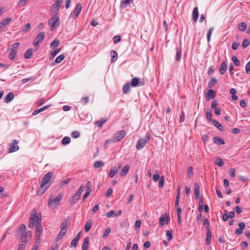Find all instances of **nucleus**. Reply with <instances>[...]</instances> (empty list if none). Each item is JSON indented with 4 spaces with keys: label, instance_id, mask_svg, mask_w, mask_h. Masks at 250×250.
Here are the masks:
<instances>
[{
    "label": "nucleus",
    "instance_id": "e433bc0d",
    "mask_svg": "<svg viewBox=\"0 0 250 250\" xmlns=\"http://www.w3.org/2000/svg\"><path fill=\"white\" fill-rule=\"evenodd\" d=\"M104 163L103 161H97L94 162V166L95 168H99L104 166Z\"/></svg>",
    "mask_w": 250,
    "mask_h": 250
},
{
    "label": "nucleus",
    "instance_id": "e2e57ef3",
    "mask_svg": "<svg viewBox=\"0 0 250 250\" xmlns=\"http://www.w3.org/2000/svg\"><path fill=\"white\" fill-rule=\"evenodd\" d=\"M83 186L82 185L80 187V188H79V189H78V190L77 191V192L76 193L77 196L81 197V195L83 191Z\"/></svg>",
    "mask_w": 250,
    "mask_h": 250
},
{
    "label": "nucleus",
    "instance_id": "c03bdc74",
    "mask_svg": "<svg viewBox=\"0 0 250 250\" xmlns=\"http://www.w3.org/2000/svg\"><path fill=\"white\" fill-rule=\"evenodd\" d=\"M231 60L235 65H236V66L240 65V61L236 56H232L231 58Z\"/></svg>",
    "mask_w": 250,
    "mask_h": 250
},
{
    "label": "nucleus",
    "instance_id": "052dcab7",
    "mask_svg": "<svg viewBox=\"0 0 250 250\" xmlns=\"http://www.w3.org/2000/svg\"><path fill=\"white\" fill-rule=\"evenodd\" d=\"M21 231L22 233L26 232L25 231V226L24 224H21L19 228V231Z\"/></svg>",
    "mask_w": 250,
    "mask_h": 250
},
{
    "label": "nucleus",
    "instance_id": "bf43d9fd",
    "mask_svg": "<svg viewBox=\"0 0 250 250\" xmlns=\"http://www.w3.org/2000/svg\"><path fill=\"white\" fill-rule=\"evenodd\" d=\"M79 240L74 238L71 243V246L74 248H75L77 246V244Z\"/></svg>",
    "mask_w": 250,
    "mask_h": 250
},
{
    "label": "nucleus",
    "instance_id": "69168bd1",
    "mask_svg": "<svg viewBox=\"0 0 250 250\" xmlns=\"http://www.w3.org/2000/svg\"><path fill=\"white\" fill-rule=\"evenodd\" d=\"M91 186H92V183L90 182L89 181V182H88L86 183V191H88V192H91Z\"/></svg>",
    "mask_w": 250,
    "mask_h": 250
},
{
    "label": "nucleus",
    "instance_id": "423d86ee",
    "mask_svg": "<svg viewBox=\"0 0 250 250\" xmlns=\"http://www.w3.org/2000/svg\"><path fill=\"white\" fill-rule=\"evenodd\" d=\"M126 134V132L124 130H122L116 133L113 136V142H117L121 140Z\"/></svg>",
    "mask_w": 250,
    "mask_h": 250
},
{
    "label": "nucleus",
    "instance_id": "f8f14e48",
    "mask_svg": "<svg viewBox=\"0 0 250 250\" xmlns=\"http://www.w3.org/2000/svg\"><path fill=\"white\" fill-rule=\"evenodd\" d=\"M12 21L11 18H7L2 20L0 22V32L2 31L3 28L5 27Z\"/></svg>",
    "mask_w": 250,
    "mask_h": 250
},
{
    "label": "nucleus",
    "instance_id": "79ce46f5",
    "mask_svg": "<svg viewBox=\"0 0 250 250\" xmlns=\"http://www.w3.org/2000/svg\"><path fill=\"white\" fill-rule=\"evenodd\" d=\"M92 226V223L90 221H88L85 225V230L86 232H88L91 229Z\"/></svg>",
    "mask_w": 250,
    "mask_h": 250
},
{
    "label": "nucleus",
    "instance_id": "b1692460",
    "mask_svg": "<svg viewBox=\"0 0 250 250\" xmlns=\"http://www.w3.org/2000/svg\"><path fill=\"white\" fill-rule=\"evenodd\" d=\"M213 142L218 145H223L225 144L224 140L220 137H215L213 138Z\"/></svg>",
    "mask_w": 250,
    "mask_h": 250
},
{
    "label": "nucleus",
    "instance_id": "58836bf2",
    "mask_svg": "<svg viewBox=\"0 0 250 250\" xmlns=\"http://www.w3.org/2000/svg\"><path fill=\"white\" fill-rule=\"evenodd\" d=\"M61 50V48H58L55 50L54 51L51 52L50 59L51 60L53 59L56 56V55L60 52Z\"/></svg>",
    "mask_w": 250,
    "mask_h": 250
},
{
    "label": "nucleus",
    "instance_id": "a211bd4d",
    "mask_svg": "<svg viewBox=\"0 0 250 250\" xmlns=\"http://www.w3.org/2000/svg\"><path fill=\"white\" fill-rule=\"evenodd\" d=\"M199 16V12H198V7H196L194 8L192 12V19L193 21L196 22Z\"/></svg>",
    "mask_w": 250,
    "mask_h": 250
},
{
    "label": "nucleus",
    "instance_id": "a19ab883",
    "mask_svg": "<svg viewBox=\"0 0 250 250\" xmlns=\"http://www.w3.org/2000/svg\"><path fill=\"white\" fill-rule=\"evenodd\" d=\"M60 41L58 40H54L51 43L50 47L52 48H54L59 45Z\"/></svg>",
    "mask_w": 250,
    "mask_h": 250
},
{
    "label": "nucleus",
    "instance_id": "39448f33",
    "mask_svg": "<svg viewBox=\"0 0 250 250\" xmlns=\"http://www.w3.org/2000/svg\"><path fill=\"white\" fill-rule=\"evenodd\" d=\"M42 232V229L41 225V219H38L36 226L35 238L36 241H40V236Z\"/></svg>",
    "mask_w": 250,
    "mask_h": 250
},
{
    "label": "nucleus",
    "instance_id": "0eeeda50",
    "mask_svg": "<svg viewBox=\"0 0 250 250\" xmlns=\"http://www.w3.org/2000/svg\"><path fill=\"white\" fill-rule=\"evenodd\" d=\"M19 146H18V141L17 140H13L9 144V153H12L18 150Z\"/></svg>",
    "mask_w": 250,
    "mask_h": 250
},
{
    "label": "nucleus",
    "instance_id": "6e6552de",
    "mask_svg": "<svg viewBox=\"0 0 250 250\" xmlns=\"http://www.w3.org/2000/svg\"><path fill=\"white\" fill-rule=\"evenodd\" d=\"M145 83L144 79L140 80L138 78L134 77L132 79L130 84L132 87H137L138 86H143L145 85Z\"/></svg>",
    "mask_w": 250,
    "mask_h": 250
},
{
    "label": "nucleus",
    "instance_id": "dca6fc26",
    "mask_svg": "<svg viewBox=\"0 0 250 250\" xmlns=\"http://www.w3.org/2000/svg\"><path fill=\"white\" fill-rule=\"evenodd\" d=\"M122 167V165H120L118 168L116 167H113L110 170L109 173V177L110 178H113L118 172V169L121 168Z\"/></svg>",
    "mask_w": 250,
    "mask_h": 250
},
{
    "label": "nucleus",
    "instance_id": "603ef678",
    "mask_svg": "<svg viewBox=\"0 0 250 250\" xmlns=\"http://www.w3.org/2000/svg\"><path fill=\"white\" fill-rule=\"evenodd\" d=\"M110 232H111V229H110V228H109V227L105 229V230L103 235V237L104 238H106L108 235V234L110 233Z\"/></svg>",
    "mask_w": 250,
    "mask_h": 250
},
{
    "label": "nucleus",
    "instance_id": "338daca9",
    "mask_svg": "<svg viewBox=\"0 0 250 250\" xmlns=\"http://www.w3.org/2000/svg\"><path fill=\"white\" fill-rule=\"evenodd\" d=\"M19 45H20L19 42H15V43H13L12 45L11 50H17V49L18 48Z\"/></svg>",
    "mask_w": 250,
    "mask_h": 250
},
{
    "label": "nucleus",
    "instance_id": "6e6d98bb",
    "mask_svg": "<svg viewBox=\"0 0 250 250\" xmlns=\"http://www.w3.org/2000/svg\"><path fill=\"white\" fill-rule=\"evenodd\" d=\"M67 223L64 222L61 224V230L67 231Z\"/></svg>",
    "mask_w": 250,
    "mask_h": 250
},
{
    "label": "nucleus",
    "instance_id": "7ed1b4c3",
    "mask_svg": "<svg viewBox=\"0 0 250 250\" xmlns=\"http://www.w3.org/2000/svg\"><path fill=\"white\" fill-rule=\"evenodd\" d=\"M60 21L58 14H55L49 21L48 24L50 25V29L53 31L60 25Z\"/></svg>",
    "mask_w": 250,
    "mask_h": 250
},
{
    "label": "nucleus",
    "instance_id": "774afa93",
    "mask_svg": "<svg viewBox=\"0 0 250 250\" xmlns=\"http://www.w3.org/2000/svg\"><path fill=\"white\" fill-rule=\"evenodd\" d=\"M245 68L246 73L250 74V61L246 64Z\"/></svg>",
    "mask_w": 250,
    "mask_h": 250
},
{
    "label": "nucleus",
    "instance_id": "ea45409f",
    "mask_svg": "<svg viewBox=\"0 0 250 250\" xmlns=\"http://www.w3.org/2000/svg\"><path fill=\"white\" fill-rule=\"evenodd\" d=\"M106 120L104 119H101L99 121L96 122V125L98 127H102L103 125L106 122Z\"/></svg>",
    "mask_w": 250,
    "mask_h": 250
},
{
    "label": "nucleus",
    "instance_id": "c9c22d12",
    "mask_svg": "<svg viewBox=\"0 0 250 250\" xmlns=\"http://www.w3.org/2000/svg\"><path fill=\"white\" fill-rule=\"evenodd\" d=\"M70 141V138L69 137L65 136L62 139V143L63 145H66L69 144Z\"/></svg>",
    "mask_w": 250,
    "mask_h": 250
},
{
    "label": "nucleus",
    "instance_id": "5fc2aeb1",
    "mask_svg": "<svg viewBox=\"0 0 250 250\" xmlns=\"http://www.w3.org/2000/svg\"><path fill=\"white\" fill-rule=\"evenodd\" d=\"M71 137L76 139L80 137V133L78 131H74L71 133Z\"/></svg>",
    "mask_w": 250,
    "mask_h": 250
},
{
    "label": "nucleus",
    "instance_id": "f03ea898",
    "mask_svg": "<svg viewBox=\"0 0 250 250\" xmlns=\"http://www.w3.org/2000/svg\"><path fill=\"white\" fill-rule=\"evenodd\" d=\"M41 219V216L40 213L38 214L36 211L34 210L31 214L28 227L30 228H32L34 226L35 224L38 222V219Z\"/></svg>",
    "mask_w": 250,
    "mask_h": 250
},
{
    "label": "nucleus",
    "instance_id": "a18cd8bd",
    "mask_svg": "<svg viewBox=\"0 0 250 250\" xmlns=\"http://www.w3.org/2000/svg\"><path fill=\"white\" fill-rule=\"evenodd\" d=\"M66 233V231L61 230L59 234L58 235L57 240L58 241L62 239Z\"/></svg>",
    "mask_w": 250,
    "mask_h": 250
},
{
    "label": "nucleus",
    "instance_id": "a878e982",
    "mask_svg": "<svg viewBox=\"0 0 250 250\" xmlns=\"http://www.w3.org/2000/svg\"><path fill=\"white\" fill-rule=\"evenodd\" d=\"M199 185H198V183H196L194 185V194L196 199H198L199 197Z\"/></svg>",
    "mask_w": 250,
    "mask_h": 250
},
{
    "label": "nucleus",
    "instance_id": "680f3d73",
    "mask_svg": "<svg viewBox=\"0 0 250 250\" xmlns=\"http://www.w3.org/2000/svg\"><path fill=\"white\" fill-rule=\"evenodd\" d=\"M106 216L108 218L111 217L113 216H116V214L115 213V212L113 210H110V211L108 212L106 214Z\"/></svg>",
    "mask_w": 250,
    "mask_h": 250
},
{
    "label": "nucleus",
    "instance_id": "09e8293b",
    "mask_svg": "<svg viewBox=\"0 0 250 250\" xmlns=\"http://www.w3.org/2000/svg\"><path fill=\"white\" fill-rule=\"evenodd\" d=\"M166 234L167 236V239L168 241H170L173 238V235L172 232L170 230H167L166 231Z\"/></svg>",
    "mask_w": 250,
    "mask_h": 250
},
{
    "label": "nucleus",
    "instance_id": "49530a36",
    "mask_svg": "<svg viewBox=\"0 0 250 250\" xmlns=\"http://www.w3.org/2000/svg\"><path fill=\"white\" fill-rule=\"evenodd\" d=\"M203 225L207 229V231H208V230H209V222L208 219V218L204 219Z\"/></svg>",
    "mask_w": 250,
    "mask_h": 250
},
{
    "label": "nucleus",
    "instance_id": "c85d7f7f",
    "mask_svg": "<svg viewBox=\"0 0 250 250\" xmlns=\"http://www.w3.org/2000/svg\"><path fill=\"white\" fill-rule=\"evenodd\" d=\"M133 0H122L120 6L121 8H125L127 7L128 4L130 3V2Z\"/></svg>",
    "mask_w": 250,
    "mask_h": 250
},
{
    "label": "nucleus",
    "instance_id": "4be33fe9",
    "mask_svg": "<svg viewBox=\"0 0 250 250\" xmlns=\"http://www.w3.org/2000/svg\"><path fill=\"white\" fill-rule=\"evenodd\" d=\"M89 238L87 237L84 239V242L82 246L83 250H87L89 247Z\"/></svg>",
    "mask_w": 250,
    "mask_h": 250
},
{
    "label": "nucleus",
    "instance_id": "f3484780",
    "mask_svg": "<svg viewBox=\"0 0 250 250\" xmlns=\"http://www.w3.org/2000/svg\"><path fill=\"white\" fill-rule=\"evenodd\" d=\"M215 97V92L212 89H209L206 95V100H209L210 99H213Z\"/></svg>",
    "mask_w": 250,
    "mask_h": 250
},
{
    "label": "nucleus",
    "instance_id": "864d4df0",
    "mask_svg": "<svg viewBox=\"0 0 250 250\" xmlns=\"http://www.w3.org/2000/svg\"><path fill=\"white\" fill-rule=\"evenodd\" d=\"M31 29V24L29 23H28L26 24V25L22 28V31L24 32H27L29 31Z\"/></svg>",
    "mask_w": 250,
    "mask_h": 250
},
{
    "label": "nucleus",
    "instance_id": "4c0bfd02",
    "mask_svg": "<svg viewBox=\"0 0 250 250\" xmlns=\"http://www.w3.org/2000/svg\"><path fill=\"white\" fill-rule=\"evenodd\" d=\"M17 56V50H12L11 51V53H10L9 55V58L10 60H14Z\"/></svg>",
    "mask_w": 250,
    "mask_h": 250
},
{
    "label": "nucleus",
    "instance_id": "473e14b6",
    "mask_svg": "<svg viewBox=\"0 0 250 250\" xmlns=\"http://www.w3.org/2000/svg\"><path fill=\"white\" fill-rule=\"evenodd\" d=\"M177 214L178 216V223L179 225L181 224V212L182 209L181 208H177Z\"/></svg>",
    "mask_w": 250,
    "mask_h": 250
},
{
    "label": "nucleus",
    "instance_id": "0e129e2a",
    "mask_svg": "<svg viewBox=\"0 0 250 250\" xmlns=\"http://www.w3.org/2000/svg\"><path fill=\"white\" fill-rule=\"evenodd\" d=\"M83 186L82 185L80 187V188H79V189H78V190L77 191V192L76 193L77 196L81 197V195L83 191Z\"/></svg>",
    "mask_w": 250,
    "mask_h": 250
},
{
    "label": "nucleus",
    "instance_id": "2eb2a0df",
    "mask_svg": "<svg viewBox=\"0 0 250 250\" xmlns=\"http://www.w3.org/2000/svg\"><path fill=\"white\" fill-rule=\"evenodd\" d=\"M50 187V185L45 186L42 184H41L40 187H39L38 190V194L40 195H42L44 193L46 190Z\"/></svg>",
    "mask_w": 250,
    "mask_h": 250
},
{
    "label": "nucleus",
    "instance_id": "aec40b11",
    "mask_svg": "<svg viewBox=\"0 0 250 250\" xmlns=\"http://www.w3.org/2000/svg\"><path fill=\"white\" fill-rule=\"evenodd\" d=\"M14 96L13 92H9L4 98V102L6 103H9L11 102L14 99Z\"/></svg>",
    "mask_w": 250,
    "mask_h": 250
},
{
    "label": "nucleus",
    "instance_id": "c756f323",
    "mask_svg": "<svg viewBox=\"0 0 250 250\" xmlns=\"http://www.w3.org/2000/svg\"><path fill=\"white\" fill-rule=\"evenodd\" d=\"M111 56L112 57L111 62H114L117 59L118 54L114 50H111L110 52Z\"/></svg>",
    "mask_w": 250,
    "mask_h": 250
},
{
    "label": "nucleus",
    "instance_id": "412c9836",
    "mask_svg": "<svg viewBox=\"0 0 250 250\" xmlns=\"http://www.w3.org/2000/svg\"><path fill=\"white\" fill-rule=\"evenodd\" d=\"M129 169V166H128V165L125 166L120 173L121 176L124 177V176H125L128 172Z\"/></svg>",
    "mask_w": 250,
    "mask_h": 250
},
{
    "label": "nucleus",
    "instance_id": "13d9d810",
    "mask_svg": "<svg viewBox=\"0 0 250 250\" xmlns=\"http://www.w3.org/2000/svg\"><path fill=\"white\" fill-rule=\"evenodd\" d=\"M250 44V42L248 39H245L242 42V46L243 48L247 47Z\"/></svg>",
    "mask_w": 250,
    "mask_h": 250
},
{
    "label": "nucleus",
    "instance_id": "de8ad7c7",
    "mask_svg": "<svg viewBox=\"0 0 250 250\" xmlns=\"http://www.w3.org/2000/svg\"><path fill=\"white\" fill-rule=\"evenodd\" d=\"M64 59V56L63 55H61L57 57L55 62L56 63L61 62Z\"/></svg>",
    "mask_w": 250,
    "mask_h": 250
},
{
    "label": "nucleus",
    "instance_id": "2f4dec72",
    "mask_svg": "<svg viewBox=\"0 0 250 250\" xmlns=\"http://www.w3.org/2000/svg\"><path fill=\"white\" fill-rule=\"evenodd\" d=\"M182 56V48L181 47L180 48L177 49L176 56V60L177 61H180L181 59Z\"/></svg>",
    "mask_w": 250,
    "mask_h": 250
},
{
    "label": "nucleus",
    "instance_id": "6ab92c4d",
    "mask_svg": "<svg viewBox=\"0 0 250 250\" xmlns=\"http://www.w3.org/2000/svg\"><path fill=\"white\" fill-rule=\"evenodd\" d=\"M80 199V197L77 196L76 193H75L71 198L69 199V201L70 205H74Z\"/></svg>",
    "mask_w": 250,
    "mask_h": 250
},
{
    "label": "nucleus",
    "instance_id": "72a5a7b5",
    "mask_svg": "<svg viewBox=\"0 0 250 250\" xmlns=\"http://www.w3.org/2000/svg\"><path fill=\"white\" fill-rule=\"evenodd\" d=\"M33 53V50L31 48L28 49L25 54H24V58L25 59H29L31 58L32 54Z\"/></svg>",
    "mask_w": 250,
    "mask_h": 250
},
{
    "label": "nucleus",
    "instance_id": "9b49d317",
    "mask_svg": "<svg viewBox=\"0 0 250 250\" xmlns=\"http://www.w3.org/2000/svg\"><path fill=\"white\" fill-rule=\"evenodd\" d=\"M62 3V0H56L52 6L55 14H58L59 10Z\"/></svg>",
    "mask_w": 250,
    "mask_h": 250
},
{
    "label": "nucleus",
    "instance_id": "37998d69",
    "mask_svg": "<svg viewBox=\"0 0 250 250\" xmlns=\"http://www.w3.org/2000/svg\"><path fill=\"white\" fill-rule=\"evenodd\" d=\"M213 30H214V27H210L209 29L208 32V33L207 34V40L208 42L210 40L211 35L212 34V33Z\"/></svg>",
    "mask_w": 250,
    "mask_h": 250
},
{
    "label": "nucleus",
    "instance_id": "f257e3e1",
    "mask_svg": "<svg viewBox=\"0 0 250 250\" xmlns=\"http://www.w3.org/2000/svg\"><path fill=\"white\" fill-rule=\"evenodd\" d=\"M62 197V194L59 193L56 198L53 195H51L48 199L47 205L48 207L56 208L60 205V202Z\"/></svg>",
    "mask_w": 250,
    "mask_h": 250
},
{
    "label": "nucleus",
    "instance_id": "ddd939ff",
    "mask_svg": "<svg viewBox=\"0 0 250 250\" xmlns=\"http://www.w3.org/2000/svg\"><path fill=\"white\" fill-rule=\"evenodd\" d=\"M44 37V33L43 32L40 33L34 41L33 44L37 46L38 44L42 42Z\"/></svg>",
    "mask_w": 250,
    "mask_h": 250
},
{
    "label": "nucleus",
    "instance_id": "4468645a",
    "mask_svg": "<svg viewBox=\"0 0 250 250\" xmlns=\"http://www.w3.org/2000/svg\"><path fill=\"white\" fill-rule=\"evenodd\" d=\"M32 236V233L30 231H27L26 232L22 233L21 236V241L23 243H26L27 242V237H31Z\"/></svg>",
    "mask_w": 250,
    "mask_h": 250
},
{
    "label": "nucleus",
    "instance_id": "bb28decb",
    "mask_svg": "<svg viewBox=\"0 0 250 250\" xmlns=\"http://www.w3.org/2000/svg\"><path fill=\"white\" fill-rule=\"evenodd\" d=\"M130 86H131V84L129 83H126L124 85L123 88V91L124 94H127L129 92Z\"/></svg>",
    "mask_w": 250,
    "mask_h": 250
},
{
    "label": "nucleus",
    "instance_id": "7c9ffc66",
    "mask_svg": "<svg viewBox=\"0 0 250 250\" xmlns=\"http://www.w3.org/2000/svg\"><path fill=\"white\" fill-rule=\"evenodd\" d=\"M247 27V25L246 23H245V22H242L239 24L238 29L242 32H244L246 30Z\"/></svg>",
    "mask_w": 250,
    "mask_h": 250
},
{
    "label": "nucleus",
    "instance_id": "4d7b16f0",
    "mask_svg": "<svg viewBox=\"0 0 250 250\" xmlns=\"http://www.w3.org/2000/svg\"><path fill=\"white\" fill-rule=\"evenodd\" d=\"M160 176L158 174V172L157 171H156L155 172V173L154 174L153 176V178H152V180L154 181V182H157L158 181V180L160 179Z\"/></svg>",
    "mask_w": 250,
    "mask_h": 250
},
{
    "label": "nucleus",
    "instance_id": "1a4fd4ad",
    "mask_svg": "<svg viewBox=\"0 0 250 250\" xmlns=\"http://www.w3.org/2000/svg\"><path fill=\"white\" fill-rule=\"evenodd\" d=\"M52 176V172H48L46 174H45L43 177H42V179L41 184L45 185V186H48L50 185V184H49V182L50 181L51 177Z\"/></svg>",
    "mask_w": 250,
    "mask_h": 250
},
{
    "label": "nucleus",
    "instance_id": "20e7f679",
    "mask_svg": "<svg viewBox=\"0 0 250 250\" xmlns=\"http://www.w3.org/2000/svg\"><path fill=\"white\" fill-rule=\"evenodd\" d=\"M150 139V136L149 135H146L143 138L139 139L137 142L136 148L138 150H140L145 147L146 144L148 142Z\"/></svg>",
    "mask_w": 250,
    "mask_h": 250
},
{
    "label": "nucleus",
    "instance_id": "9d476101",
    "mask_svg": "<svg viewBox=\"0 0 250 250\" xmlns=\"http://www.w3.org/2000/svg\"><path fill=\"white\" fill-rule=\"evenodd\" d=\"M82 6L81 3H79L76 5L73 13L71 14V16L73 19H76L77 18L82 10Z\"/></svg>",
    "mask_w": 250,
    "mask_h": 250
},
{
    "label": "nucleus",
    "instance_id": "3c124183",
    "mask_svg": "<svg viewBox=\"0 0 250 250\" xmlns=\"http://www.w3.org/2000/svg\"><path fill=\"white\" fill-rule=\"evenodd\" d=\"M215 163L217 165L220 167L222 166L224 164L223 160L220 158H218L216 159Z\"/></svg>",
    "mask_w": 250,
    "mask_h": 250
},
{
    "label": "nucleus",
    "instance_id": "cd10ccee",
    "mask_svg": "<svg viewBox=\"0 0 250 250\" xmlns=\"http://www.w3.org/2000/svg\"><path fill=\"white\" fill-rule=\"evenodd\" d=\"M212 123L213 125L215 126L216 127H217L219 129L222 131L224 130V127L223 125L217 121L215 120H213L212 121Z\"/></svg>",
    "mask_w": 250,
    "mask_h": 250
},
{
    "label": "nucleus",
    "instance_id": "f704fd0d",
    "mask_svg": "<svg viewBox=\"0 0 250 250\" xmlns=\"http://www.w3.org/2000/svg\"><path fill=\"white\" fill-rule=\"evenodd\" d=\"M217 83V80L214 78H212L210 81H209L208 86L209 88L213 87L214 85L216 84Z\"/></svg>",
    "mask_w": 250,
    "mask_h": 250
},
{
    "label": "nucleus",
    "instance_id": "393cba45",
    "mask_svg": "<svg viewBox=\"0 0 250 250\" xmlns=\"http://www.w3.org/2000/svg\"><path fill=\"white\" fill-rule=\"evenodd\" d=\"M211 233L210 230L207 231V236L206 238V242L207 245H209L211 240Z\"/></svg>",
    "mask_w": 250,
    "mask_h": 250
},
{
    "label": "nucleus",
    "instance_id": "5701e85b",
    "mask_svg": "<svg viewBox=\"0 0 250 250\" xmlns=\"http://www.w3.org/2000/svg\"><path fill=\"white\" fill-rule=\"evenodd\" d=\"M227 69V66L226 62H223L222 63V65L219 69L220 73L223 75Z\"/></svg>",
    "mask_w": 250,
    "mask_h": 250
},
{
    "label": "nucleus",
    "instance_id": "8fccbe9b",
    "mask_svg": "<svg viewBox=\"0 0 250 250\" xmlns=\"http://www.w3.org/2000/svg\"><path fill=\"white\" fill-rule=\"evenodd\" d=\"M164 177L163 176H161L160 178L159 181V187L160 188H162L164 186Z\"/></svg>",
    "mask_w": 250,
    "mask_h": 250
}]
</instances>
